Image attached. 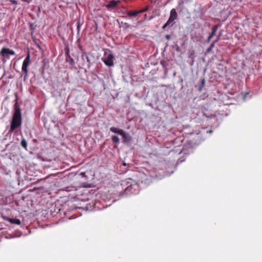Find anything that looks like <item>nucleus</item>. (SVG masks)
<instances>
[{
  "label": "nucleus",
  "instance_id": "nucleus-1",
  "mask_svg": "<svg viewBox=\"0 0 262 262\" xmlns=\"http://www.w3.org/2000/svg\"><path fill=\"white\" fill-rule=\"evenodd\" d=\"M21 111L19 107L17 105L16 102L15 104L14 113L13 115L9 133L11 134L15 129L20 127L21 125Z\"/></svg>",
  "mask_w": 262,
  "mask_h": 262
},
{
  "label": "nucleus",
  "instance_id": "nucleus-2",
  "mask_svg": "<svg viewBox=\"0 0 262 262\" xmlns=\"http://www.w3.org/2000/svg\"><path fill=\"white\" fill-rule=\"evenodd\" d=\"M110 131L112 133L121 135L122 137L123 143H127L132 140L131 136L129 135L126 134V133L122 129H119L115 127H111L110 128Z\"/></svg>",
  "mask_w": 262,
  "mask_h": 262
},
{
  "label": "nucleus",
  "instance_id": "nucleus-3",
  "mask_svg": "<svg viewBox=\"0 0 262 262\" xmlns=\"http://www.w3.org/2000/svg\"><path fill=\"white\" fill-rule=\"evenodd\" d=\"M15 54V52L13 50L7 48H3L0 52V55L3 58L7 59L10 58V55H14Z\"/></svg>",
  "mask_w": 262,
  "mask_h": 262
},
{
  "label": "nucleus",
  "instance_id": "nucleus-4",
  "mask_svg": "<svg viewBox=\"0 0 262 262\" xmlns=\"http://www.w3.org/2000/svg\"><path fill=\"white\" fill-rule=\"evenodd\" d=\"M30 61V55L29 51L28 52L27 55L24 60L22 66V71L25 73L26 75H28V67Z\"/></svg>",
  "mask_w": 262,
  "mask_h": 262
},
{
  "label": "nucleus",
  "instance_id": "nucleus-5",
  "mask_svg": "<svg viewBox=\"0 0 262 262\" xmlns=\"http://www.w3.org/2000/svg\"><path fill=\"white\" fill-rule=\"evenodd\" d=\"M113 58L114 56L113 54H109L107 57L103 60V62L106 66L112 67L114 66Z\"/></svg>",
  "mask_w": 262,
  "mask_h": 262
},
{
  "label": "nucleus",
  "instance_id": "nucleus-6",
  "mask_svg": "<svg viewBox=\"0 0 262 262\" xmlns=\"http://www.w3.org/2000/svg\"><path fill=\"white\" fill-rule=\"evenodd\" d=\"M177 17V13L175 9H172L170 11V17L168 19V24H171Z\"/></svg>",
  "mask_w": 262,
  "mask_h": 262
},
{
  "label": "nucleus",
  "instance_id": "nucleus-7",
  "mask_svg": "<svg viewBox=\"0 0 262 262\" xmlns=\"http://www.w3.org/2000/svg\"><path fill=\"white\" fill-rule=\"evenodd\" d=\"M3 219L6 221H9L11 224H16L18 225H19L21 224V221L19 219L9 218L5 216H3Z\"/></svg>",
  "mask_w": 262,
  "mask_h": 262
},
{
  "label": "nucleus",
  "instance_id": "nucleus-8",
  "mask_svg": "<svg viewBox=\"0 0 262 262\" xmlns=\"http://www.w3.org/2000/svg\"><path fill=\"white\" fill-rule=\"evenodd\" d=\"M120 1H111L109 2L108 4L106 5V7L110 9L111 8H115L117 6V5L120 3Z\"/></svg>",
  "mask_w": 262,
  "mask_h": 262
},
{
  "label": "nucleus",
  "instance_id": "nucleus-9",
  "mask_svg": "<svg viewBox=\"0 0 262 262\" xmlns=\"http://www.w3.org/2000/svg\"><path fill=\"white\" fill-rule=\"evenodd\" d=\"M218 26L217 25H215L212 27L211 33L209 35L210 38H212L215 35Z\"/></svg>",
  "mask_w": 262,
  "mask_h": 262
},
{
  "label": "nucleus",
  "instance_id": "nucleus-10",
  "mask_svg": "<svg viewBox=\"0 0 262 262\" xmlns=\"http://www.w3.org/2000/svg\"><path fill=\"white\" fill-rule=\"evenodd\" d=\"M139 14L138 11H128L127 12V15L129 16H136Z\"/></svg>",
  "mask_w": 262,
  "mask_h": 262
},
{
  "label": "nucleus",
  "instance_id": "nucleus-11",
  "mask_svg": "<svg viewBox=\"0 0 262 262\" xmlns=\"http://www.w3.org/2000/svg\"><path fill=\"white\" fill-rule=\"evenodd\" d=\"M112 140L113 143L117 144L120 142L119 138L117 136H112Z\"/></svg>",
  "mask_w": 262,
  "mask_h": 262
},
{
  "label": "nucleus",
  "instance_id": "nucleus-12",
  "mask_svg": "<svg viewBox=\"0 0 262 262\" xmlns=\"http://www.w3.org/2000/svg\"><path fill=\"white\" fill-rule=\"evenodd\" d=\"M215 44V41H213L212 43L210 45V47L207 49V53H210L212 51V49L214 47V45Z\"/></svg>",
  "mask_w": 262,
  "mask_h": 262
},
{
  "label": "nucleus",
  "instance_id": "nucleus-13",
  "mask_svg": "<svg viewBox=\"0 0 262 262\" xmlns=\"http://www.w3.org/2000/svg\"><path fill=\"white\" fill-rule=\"evenodd\" d=\"M82 58H85L86 59V60H87V62H88L89 63V65H90L91 64V60H90V58L88 56V55L86 54V53H83L82 55Z\"/></svg>",
  "mask_w": 262,
  "mask_h": 262
},
{
  "label": "nucleus",
  "instance_id": "nucleus-14",
  "mask_svg": "<svg viewBox=\"0 0 262 262\" xmlns=\"http://www.w3.org/2000/svg\"><path fill=\"white\" fill-rule=\"evenodd\" d=\"M21 146L26 148L27 147V142L25 139H23L21 142Z\"/></svg>",
  "mask_w": 262,
  "mask_h": 262
},
{
  "label": "nucleus",
  "instance_id": "nucleus-15",
  "mask_svg": "<svg viewBox=\"0 0 262 262\" xmlns=\"http://www.w3.org/2000/svg\"><path fill=\"white\" fill-rule=\"evenodd\" d=\"M132 189V185H130L126 188V189L124 190V193L127 194L128 191H131Z\"/></svg>",
  "mask_w": 262,
  "mask_h": 262
},
{
  "label": "nucleus",
  "instance_id": "nucleus-16",
  "mask_svg": "<svg viewBox=\"0 0 262 262\" xmlns=\"http://www.w3.org/2000/svg\"><path fill=\"white\" fill-rule=\"evenodd\" d=\"M69 52V49L67 47V51H66V53H67V62L68 61V58H69L70 59L71 62H73V60L72 59H71L70 57L68 56Z\"/></svg>",
  "mask_w": 262,
  "mask_h": 262
},
{
  "label": "nucleus",
  "instance_id": "nucleus-17",
  "mask_svg": "<svg viewBox=\"0 0 262 262\" xmlns=\"http://www.w3.org/2000/svg\"><path fill=\"white\" fill-rule=\"evenodd\" d=\"M148 10V7H146V8L143 9H141L139 11H138V12H139V14L140 13H143V12H145L146 11H147Z\"/></svg>",
  "mask_w": 262,
  "mask_h": 262
},
{
  "label": "nucleus",
  "instance_id": "nucleus-18",
  "mask_svg": "<svg viewBox=\"0 0 262 262\" xmlns=\"http://www.w3.org/2000/svg\"><path fill=\"white\" fill-rule=\"evenodd\" d=\"M170 24H168V21L165 23V24L163 26V29H165L166 27H167L168 25H169Z\"/></svg>",
  "mask_w": 262,
  "mask_h": 262
},
{
  "label": "nucleus",
  "instance_id": "nucleus-19",
  "mask_svg": "<svg viewBox=\"0 0 262 262\" xmlns=\"http://www.w3.org/2000/svg\"><path fill=\"white\" fill-rule=\"evenodd\" d=\"M165 38H166V39L167 40H170V38H171V36H170V35H168H168H166L165 36Z\"/></svg>",
  "mask_w": 262,
  "mask_h": 262
},
{
  "label": "nucleus",
  "instance_id": "nucleus-20",
  "mask_svg": "<svg viewBox=\"0 0 262 262\" xmlns=\"http://www.w3.org/2000/svg\"><path fill=\"white\" fill-rule=\"evenodd\" d=\"M220 36H221V34L219 35L216 38V39H215V40H214L213 41H215V43L219 41V40L220 39Z\"/></svg>",
  "mask_w": 262,
  "mask_h": 262
},
{
  "label": "nucleus",
  "instance_id": "nucleus-21",
  "mask_svg": "<svg viewBox=\"0 0 262 262\" xmlns=\"http://www.w3.org/2000/svg\"><path fill=\"white\" fill-rule=\"evenodd\" d=\"M211 38H210V36H209L207 40V42H209Z\"/></svg>",
  "mask_w": 262,
  "mask_h": 262
},
{
  "label": "nucleus",
  "instance_id": "nucleus-22",
  "mask_svg": "<svg viewBox=\"0 0 262 262\" xmlns=\"http://www.w3.org/2000/svg\"><path fill=\"white\" fill-rule=\"evenodd\" d=\"M81 175L83 176H85V172H81L80 173Z\"/></svg>",
  "mask_w": 262,
  "mask_h": 262
},
{
  "label": "nucleus",
  "instance_id": "nucleus-23",
  "mask_svg": "<svg viewBox=\"0 0 262 262\" xmlns=\"http://www.w3.org/2000/svg\"><path fill=\"white\" fill-rule=\"evenodd\" d=\"M204 83H205V80L203 79V81H202V85H204Z\"/></svg>",
  "mask_w": 262,
  "mask_h": 262
},
{
  "label": "nucleus",
  "instance_id": "nucleus-24",
  "mask_svg": "<svg viewBox=\"0 0 262 262\" xmlns=\"http://www.w3.org/2000/svg\"><path fill=\"white\" fill-rule=\"evenodd\" d=\"M12 2H13V3H16V2L15 1H13Z\"/></svg>",
  "mask_w": 262,
  "mask_h": 262
}]
</instances>
